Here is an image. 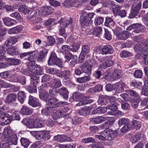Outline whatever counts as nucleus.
Returning a JSON list of instances; mask_svg holds the SVG:
<instances>
[{"mask_svg": "<svg viewBox=\"0 0 148 148\" xmlns=\"http://www.w3.org/2000/svg\"><path fill=\"white\" fill-rule=\"evenodd\" d=\"M20 142L21 145L24 148H27L29 146L30 141L29 140L25 138H21L20 139Z\"/></svg>", "mask_w": 148, "mask_h": 148, "instance_id": "32", "label": "nucleus"}, {"mask_svg": "<svg viewBox=\"0 0 148 148\" xmlns=\"http://www.w3.org/2000/svg\"><path fill=\"white\" fill-rule=\"evenodd\" d=\"M103 17L100 16L97 17L95 18L94 23L96 25H100L103 23Z\"/></svg>", "mask_w": 148, "mask_h": 148, "instance_id": "44", "label": "nucleus"}, {"mask_svg": "<svg viewBox=\"0 0 148 148\" xmlns=\"http://www.w3.org/2000/svg\"><path fill=\"white\" fill-rule=\"evenodd\" d=\"M90 79V77L88 76H86L77 78L76 79V81L78 83H82L88 81Z\"/></svg>", "mask_w": 148, "mask_h": 148, "instance_id": "43", "label": "nucleus"}, {"mask_svg": "<svg viewBox=\"0 0 148 148\" xmlns=\"http://www.w3.org/2000/svg\"><path fill=\"white\" fill-rule=\"evenodd\" d=\"M90 47L87 45H84L82 47V51L81 52V54L83 55H86L89 52Z\"/></svg>", "mask_w": 148, "mask_h": 148, "instance_id": "46", "label": "nucleus"}, {"mask_svg": "<svg viewBox=\"0 0 148 148\" xmlns=\"http://www.w3.org/2000/svg\"><path fill=\"white\" fill-rule=\"evenodd\" d=\"M51 82L53 84L54 88H59L62 86L60 80L58 78H53L51 80Z\"/></svg>", "mask_w": 148, "mask_h": 148, "instance_id": "27", "label": "nucleus"}, {"mask_svg": "<svg viewBox=\"0 0 148 148\" xmlns=\"http://www.w3.org/2000/svg\"><path fill=\"white\" fill-rule=\"evenodd\" d=\"M7 52V53L12 56L17 55L18 53L17 49L15 47H11Z\"/></svg>", "mask_w": 148, "mask_h": 148, "instance_id": "34", "label": "nucleus"}, {"mask_svg": "<svg viewBox=\"0 0 148 148\" xmlns=\"http://www.w3.org/2000/svg\"><path fill=\"white\" fill-rule=\"evenodd\" d=\"M8 61L10 65H17L21 63L20 60L14 58H8Z\"/></svg>", "mask_w": 148, "mask_h": 148, "instance_id": "24", "label": "nucleus"}, {"mask_svg": "<svg viewBox=\"0 0 148 148\" xmlns=\"http://www.w3.org/2000/svg\"><path fill=\"white\" fill-rule=\"evenodd\" d=\"M9 140L11 142L12 144L17 145L18 141V137L16 134H13L9 136Z\"/></svg>", "mask_w": 148, "mask_h": 148, "instance_id": "31", "label": "nucleus"}, {"mask_svg": "<svg viewBox=\"0 0 148 148\" xmlns=\"http://www.w3.org/2000/svg\"><path fill=\"white\" fill-rule=\"evenodd\" d=\"M70 51V46L68 45H64L61 47L60 49V51L63 54L65 53L66 52Z\"/></svg>", "mask_w": 148, "mask_h": 148, "instance_id": "50", "label": "nucleus"}, {"mask_svg": "<svg viewBox=\"0 0 148 148\" xmlns=\"http://www.w3.org/2000/svg\"><path fill=\"white\" fill-rule=\"evenodd\" d=\"M57 57L56 53L54 52L52 53L48 60V64L49 65L53 64L55 62V60Z\"/></svg>", "mask_w": 148, "mask_h": 148, "instance_id": "21", "label": "nucleus"}, {"mask_svg": "<svg viewBox=\"0 0 148 148\" xmlns=\"http://www.w3.org/2000/svg\"><path fill=\"white\" fill-rule=\"evenodd\" d=\"M112 12L114 14L117 15L119 14V12L120 10V7L119 5H116L114 3V5L112 6Z\"/></svg>", "mask_w": 148, "mask_h": 148, "instance_id": "57", "label": "nucleus"}, {"mask_svg": "<svg viewBox=\"0 0 148 148\" xmlns=\"http://www.w3.org/2000/svg\"><path fill=\"white\" fill-rule=\"evenodd\" d=\"M101 3L103 7H112L114 5V1L108 0H102Z\"/></svg>", "mask_w": 148, "mask_h": 148, "instance_id": "29", "label": "nucleus"}, {"mask_svg": "<svg viewBox=\"0 0 148 148\" xmlns=\"http://www.w3.org/2000/svg\"><path fill=\"white\" fill-rule=\"evenodd\" d=\"M117 131L109 130H104L98 135H95V137L97 140L105 141L110 140L115 138L117 134Z\"/></svg>", "mask_w": 148, "mask_h": 148, "instance_id": "1", "label": "nucleus"}, {"mask_svg": "<svg viewBox=\"0 0 148 148\" xmlns=\"http://www.w3.org/2000/svg\"><path fill=\"white\" fill-rule=\"evenodd\" d=\"M125 84L123 82H120L115 84V89L117 92H121L124 90Z\"/></svg>", "mask_w": 148, "mask_h": 148, "instance_id": "19", "label": "nucleus"}, {"mask_svg": "<svg viewBox=\"0 0 148 148\" xmlns=\"http://www.w3.org/2000/svg\"><path fill=\"white\" fill-rule=\"evenodd\" d=\"M39 96L40 99L44 101L46 103L47 101L49 99V95L47 92H45L40 93L39 95Z\"/></svg>", "mask_w": 148, "mask_h": 148, "instance_id": "38", "label": "nucleus"}, {"mask_svg": "<svg viewBox=\"0 0 148 148\" xmlns=\"http://www.w3.org/2000/svg\"><path fill=\"white\" fill-rule=\"evenodd\" d=\"M148 45L145 43H141V44H136L134 46V49L135 51H142L145 49V47H147Z\"/></svg>", "mask_w": 148, "mask_h": 148, "instance_id": "28", "label": "nucleus"}, {"mask_svg": "<svg viewBox=\"0 0 148 148\" xmlns=\"http://www.w3.org/2000/svg\"><path fill=\"white\" fill-rule=\"evenodd\" d=\"M42 73V69L40 66L39 65L36 64V67L33 75H41Z\"/></svg>", "mask_w": 148, "mask_h": 148, "instance_id": "45", "label": "nucleus"}, {"mask_svg": "<svg viewBox=\"0 0 148 148\" xmlns=\"http://www.w3.org/2000/svg\"><path fill=\"white\" fill-rule=\"evenodd\" d=\"M0 118L3 120L5 124L10 123L13 120L11 116L6 114H2L1 116H0Z\"/></svg>", "mask_w": 148, "mask_h": 148, "instance_id": "17", "label": "nucleus"}, {"mask_svg": "<svg viewBox=\"0 0 148 148\" xmlns=\"http://www.w3.org/2000/svg\"><path fill=\"white\" fill-rule=\"evenodd\" d=\"M107 117H102L100 116L98 117L92 119V121L93 123L98 124L101 123L105 120L108 119Z\"/></svg>", "mask_w": 148, "mask_h": 148, "instance_id": "30", "label": "nucleus"}, {"mask_svg": "<svg viewBox=\"0 0 148 148\" xmlns=\"http://www.w3.org/2000/svg\"><path fill=\"white\" fill-rule=\"evenodd\" d=\"M34 127L35 128L41 127L44 126V123L38 118L34 120L33 122Z\"/></svg>", "mask_w": 148, "mask_h": 148, "instance_id": "25", "label": "nucleus"}, {"mask_svg": "<svg viewBox=\"0 0 148 148\" xmlns=\"http://www.w3.org/2000/svg\"><path fill=\"white\" fill-rule=\"evenodd\" d=\"M16 97V95L14 94H9L7 96L6 101L10 105L15 106L17 104L15 102Z\"/></svg>", "mask_w": 148, "mask_h": 148, "instance_id": "8", "label": "nucleus"}, {"mask_svg": "<svg viewBox=\"0 0 148 148\" xmlns=\"http://www.w3.org/2000/svg\"><path fill=\"white\" fill-rule=\"evenodd\" d=\"M20 74L14 73L11 75L9 77L10 81L14 82H17Z\"/></svg>", "mask_w": 148, "mask_h": 148, "instance_id": "37", "label": "nucleus"}, {"mask_svg": "<svg viewBox=\"0 0 148 148\" xmlns=\"http://www.w3.org/2000/svg\"><path fill=\"white\" fill-rule=\"evenodd\" d=\"M108 98L106 96L102 95L99 97L98 102L99 104L106 105L108 102Z\"/></svg>", "mask_w": 148, "mask_h": 148, "instance_id": "26", "label": "nucleus"}, {"mask_svg": "<svg viewBox=\"0 0 148 148\" xmlns=\"http://www.w3.org/2000/svg\"><path fill=\"white\" fill-rule=\"evenodd\" d=\"M102 75L101 71L99 70H97L95 71L93 74V76L94 77L97 79H99Z\"/></svg>", "mask_w": 148, "mask_h": 148, "instance_id": "64", "label": "nucleus"}, {"mask_svg": "<svg viewBox=\"0 0 148 148\" xmlns=\"http://www.w3.org/2000/svg\"><path fill=\"white\" fill-rule=\"evenodd\" d=\"M17 41V39L15 37L11 36L5 41V43H7L11 47L13 44L16 43Z\"/></svg>", "mask_w": 148, "mask_h": 148, "instance_id": "35", "label": "nucleus"}, {"mask_svg": "<svg viewBox=\"0 0 148 148\" xmlns=\"http://www.w3.org/2000/svg\"><path fill=\"white\" fill-rule=\"evenodd\" d=\"M115 25V23L112 18L108 17H107L106 18V20L104 23L105 26L111 28L112 27H113Z\"/></svg>", "mask_w": 148, "mask_h": 148, "instance_id": "16", "label": "nucleus"}, {"mask_svg": "<svg viewBox=\"0 0 148 148\" xmlns=\"http://www.w3.org/2000/svg\"><path fill=\"white\" fill-rule=\"evenodd\" d=\"M73 20L70 17L67 18H61L58 21L60 24L62 23V25L64 27H67L69 25L71 26L73 23Z\"/></svg>", "mask_w": 148, "mask_h": 148, "instance_id": "11", "label": "nucleus"}, {"mask_svg": "<svg viewBox=\"0 0 148 148\" xmlns=\"http://www.w3.org/2000/svg\"><path fill=\"white\" fill-rule=\"evenodd\" d=\"M29 104L33 107L40 106L41 104L37 101V99L32 96L30 95L29 97Z\"/></svg>", "mask_w": 148, "mask_h": 148, "instance_id": "13", "label": "nucleus"}, {"mask_svg": "<svg viewBox=\"0 0 148 148\" xmlns=\"http://www.w3.org/2000/svg\"><path fill=\"white\" fill-rule=\"evenodd\" d=\"M68 112H56L53 113L52 117L54 120H56L60 117H65V119L69 117V114Z\"/></svg>", "mask_w": 148, "mask_h": 148, "instance_id": "7", "label": "nucleus"}, {"mask_svg": "<svg viewBox=\"0 0 148 148\" xmlns=\"http://www.w3.org/2000/svg\"><path fill=\"white\" fill-rule=\"evenodd\" d=\"M114 122V118L113 117H111L110 119H109L108 121H107L103 124L102 125V127L105 129H108L109 127L113 125Z\"/></svg>", "mask_w": 148, "mask_h": 148, "instance_id": "20", "label": "nucleus"}, {"mask_svg": "<svg viewBox=\"0 0 148 148\" xmlns=\"http://www.w3.org/2000/svg\"><path fill=\"white\" fill-rule=\"evenodd\" d=\"M133 128L136 130L139 129L141 127V123L140 122L135 120H134L132 121Z\"/></svg>", "mask_w": 148, "mask_h": 148, "instance_id": "48", "label": "nucleus"}, {"mask_svg": "<svg viewBox=\"0 0 148 148\" xmlns=\"http://www.w3.org/2000/svg\"><path fill=\"white\" fill-rule=\"evenodd\" d=\"M26 89L30 93H35L37 91L36 86H26L25 87Z\"/></svg>", "mask_w": 148, "mask_h": 148, "instance_id": "39", "label": "nucleus"}, {"mask_svg": "<svg viewBox=\"0 0 148 148\" xmlns=\"http://www.w3.org/2000/svg\"><path fill=\"white\" fill-rule=\"evenodd\" d=\"M4 24L8 26H13L16 23V21L9 17H6L3 19Z\"/></svg>", "mask_w": 148, "mask_h": 148, "instance_id": "14", "label": "nucleus"}, {"mask_svg": "<svg viewBox=\"0 0 148 148\" xmlns=\"http://www.w3.org/2000/svg\"><path fill=\"white\" fill-rule=\"evenodd\" d=\"M47 73H51L53 75L57 74L59 73V70L56 69H54L53 68H51L48 69L46 70Z\"/></svg>", "mask_w": 148, "mask_h": 148, "instance_id": "61", "label": "nucleus"}, {"mask_svg": "<svg viewBox=\"0 0 148 148\" xmlns=\"http://www.w3.org/2000/svg\"><path fill=\"white\" fill-rule=\"evenodd\" d=\"M113 74V76L115 79L120 78L122 75L121 71L117 69L114 71Z\"/></svg>", "mask_w": 148, "mask_h": 148, "instance_id": "52", "label": "nucleus"}, {"mask_svg": "<svg viewBox=\"0 0 148 148\" xmlns=\"http://www.w3.org/2000/svg\"><path fill=\"white\" fill-rule=\"evenodd\" d=\"M22 30V28L21 26H17L15 27L10 29L8 33L10 34H17L19 33Z\"/></svg>", "mask_w": 148, "mask_h": 148, "instance_id": "18", "label": "nucleus"}, {"mask_svg": "<svg viewBox=\"0 0 148 148\" xmlns=\"http://www.w3.org/2000/svg\"><path fill=\"white\" fill-rule=\"evenodd\" d=\"M37 13L36 11L32 12L30 15L27 17V20L29 21H31L34 23V22L36 19V15Z\"/></svg>", "mask_w": 148, "mask_h": 148, "instance_id": "42", "label": "nucleus"}, {"mask_svg": "<svg viewBox=\"0 0 148 148\" xmlns=\"http://www.w3.org/2000/svg\"><path fill=\"white\" fill-rule=\"evenodd\" d=\"M18 101L21 103H23L26 97V94L23 91H20L18 92Z\"/></svg>", "mask_w": 148, "mask_h": 148, "instance_id": "22", "label": "nucleus"}, {"mask_svg": "<svg viewBox=\"0 0 148 148\" xmlns=\"http://www.w3.org/2000/svg\"><path fill=\"white\" fill-rule=\"evenodd\" d=\"M31 81L33 82V85L36 86V84L38 83L39 80V77L34 75L30 76Z\"/></svg>", "mask_w": 148, "mask_h": 148, "instance_id": "56", "label": "nucleus"}, {"mask_svg": "<svg viewBox=\"0 0 148 148\" xmlns=\"http://www.w3.org/2000/svg\"><path fill=\"white\" fill-rule=\"evenodd\" d=\"M17 83H19L23 85L26 84V77L25 76L20 74Z\"/></svg>", "mask_w": 148, "mask_h": 148, "instance_id": "55", "label": "nucleus"}, {"mask_svg": "<svg viewBox=\"0 0 148 148\" xmlns=\"http://www.w3.org/2000/svg\"><path fill=\"white\" fill-rule=\"evenodd\" d=\"M32 52V53L29 55V56L28 57V60L31 62H34L36 59L39 62H41L47 56L48 51L47 49L43 48L39 51H36Z\"/></svg>", "mask_w": 148, "mask_h": 148, "instance_id": "2", "label": "nucleus"}, {"mask_svg": "<svg viewBox=\"0 0 148 148\" xmlns=\"http://www.w3.org/2000/svg\"><path fill=\"white\" fill-rule=\"evenodd\" d=\"M82 15L80 17V23L82 27L85 28L88 26L95 14L92 12L87 13L84 11L82 12Z\"/></svg>", "mask_w": 148, "mask_h": 148, "instance_id": "3", "label": "nucleus"}, {"mask_svg": "<svg viewBox=\"0 0 148 148\" xmlns=\"http://www.w3.org/2000/svg\"><path fill=\"white\" fill-rule=\"evenodd\" d=\"M120 56L121 57L127 58L131 56L132 55V53L128 51L123 50L121 51L120 53Z\"/></svg>", "mask_w": 148, "mask_h": 148, "instance_id": "49", "label": "nucleus"}, {"mask_svg": "<svg viewBox=\"0 0 148 148\" xmlns=\"http://www.w3.org/2000/svg\"><path fill=\"white\" fill-rule=\"evenodd\" d=\"M13 86L10 84L0 79V88H7Z\"/></svg>", "mask_w": 148, "mask_h": 148, "instance_id": "41", "label": "nucleus"}, {"mask_svg": "<svg viewBox=\"0 0 148 148\" xmlns=\"http://www.w3.org/2000/svg\"><path fill=\"white\" fill-rule=\"evenodd\" d=\"M93 34L96 36H99L102 33V29L100 27H95L92 32Z\"/></svg>", "mask_w": 148, "mask_h": 148, "instance_id": "33", "label": "nucleus"}, {"mask_svg": "<svg viewBox=\"0 0 148 148\" xmlns=\"http://www.w3.org/2000/svg\"><path fill=\"white\" fill-rule=\"evenodd\" d=\"M128 32L127 31H124L119 34L118 37L121 39L125 40L128 38Z\"/></svg>", "mask_w": 148, "mask_h": 148, "instance_id": "36", "label": "nucleus"}, {"mask_svg": "<svg viewBox=\"0 0 148 148\" xmlns=\"http://www.w3.org/2000/svg\"><path fill=\"white\" fill-rule=\"evenodd\" d=\"M113 49L110 45H106L103 46L101 49V53L103 55L111 54L113 52Z\"/></svg>", "mask_w": 148, "mask_h": 148, "instance_id": "9", "label": "nucleus"}, {"mask_svg": "<svg viewBox=\"0 0 148 148\" xmlns=\"http://www.w3.org/2000/svg\"><path fill=\"white\" fill-rule=\"evenodd\" d=\"M10 15L12 17L15 18L18 21H21L23 20L22 18L18 12H13L10 14Z\"/></svg>", "mask_w": 148, "mask_h": 148, "instance_id": "51", "label": "nucleus"}, {"mask_svg": "<svg viewBox=\"0 0 148 148\" xmlns=\"http://www.w3.org/2000/svg\"><path fill=\"white\" fill-rule=\"evenodd\" d=\"M91 67L88 66L83 67L82 70L86 74L90 75L91 73Z\"/></svg>", "mask_w": 148, "mask_h": 148, "instance_id": "62", "label": "nucleus"}, {"mask_svg": "<svg viewBox=\"0 0 148 148\" xmlns=\"http://www.w3.org/2000/svg\"><path fill=\"white\" fill-rule=\"evenodd\" d=\"M104 37L106 40H110L112 38V35L111 33L106 29H105Z\"/></svg>", "mask_w": 148, "mask_h": 148, "instance_id": "53", "label": "nucleus"}, {"mask_svg": "<svg viewBox=\"0 0 148 148\" xmlns=\"http://www.w3.org/2000/svg\"><path fill=\"white\" fill-rule=\"evenodd\" d=\"M109 101L111 104L109 105H107L106 107H99L96 109L97 111H106L108 109L109 110H110L111 111H120L118 110V108L114 104L115 101V98L114 97H110L109 98H108Z\"/></svg>", "mask_w": 148, "mask_h": 148, "instance_id": "4", "label": "nucleus"}, {"mask_svg": "<svg viewBox=\"0 0 148 148\" xmlns=\"http://www.w3.org/2000/svg\"><path fill=\"white\" fill-rule=\"evenodd\" d=\"M54 138L55 140H58L60 142L66 141H71L72 140L69 137L63 135H58L55 136H54Z\"/></svg>", "mask_w": 148, "mask_h": 148, "instance_id": "12", "label": "nucleus"}, {"mask_svg": "<svg viewBox=\"0 0 148 148\" xmlns=\"http://www.w3.org/2000/svg\"><path fill=\"white\" fill-rule=\"evenodd\" d=\"M18 10L20 12H22L25 14L29 12V10L27 8L26 5H20L18 9Z\"/></svg>", "mask_w": 148, "mask_h": 148, "instance_id": "59", "label": "nucleus"}, {"mask_svg": "<svg viewBox=\"0 0 148 148\" xmlns=\"http://www.w3.org/2000/svg\"><path fill=\"white\" fill-rule=\"evenodd\" d=\"M47 124L49 126L53 127L55 125H60L62 123L60 122H58V121H55L54 122L52 120L50 119L47 120Z\"/></svg>", "mask_w": 148, "mask_h": 148, "instance_id": "58", "label": "nucleus"}, {"mask_svg": "<svg viewBox=\"0 0 148 148\" xmlns=\"http://www.w3.org/2000/svg\"><path fill=\"white\" fill-rule=\"evenodd\" d=\"M143 29V26L140 24H133L128 27L127 29V30L130 31L132 30V32L138 33L141 32Z\"/></svg>", "mask_w": 148, "mask_h": 148, "instance_id": "6", "label": "nucleus"}, {"mask_svg": "<svg viewBox=\"0 0 148 148\" xmlns=\"http://www.w3.org/2000/svg\"><path fill=\"white\" fill-rule=\"evenodd\" d=\"M141 5V3L139 1L138 3L133 5L132 7V10L139 12Z\"/></svg>", "mask_w": 148, "mask_h": 148, "instance_id": "60", "label": "nucleus"}, {"mask_svg": "<svg viewBox=\"0 0 148 148\" xmlns=\"http://www.w3.org/2000/svg\"><path fill=\"white\" fill-rule=\"evenodd\" d=\"M71 71L69 70L59 71L57 74V76L62 79L66 80L69 78L71 75Z\"/></svg>", "mask_w": 148, "mask_h": 148, "instance_id": "10", "label": "nucleus"}, {"mask_svg": "<svg viewBox=\"0 0 148 148\" xmlns=\"http://www.w3.org/2000/svg\"><path fill=\"white\" fill-rule=\"evenodd\" d=\"M142 85V83L140 82H137L135 80H132L130 83V86L132 87L140 88L139 87Z\"/></svg>", "mask_w": 148, "mask_h": 148, "instance_id": "54", "label": "nucleus"}, {"mask_svg": "<svg viewBox=\"0 0 148 148\" xmlns=\"http://www.w3.org/2000/svg\"><path fill=\"white\" fill-rule=\"evenodd\" d=\"M58 101L59 100L56 98H49V99L47 101L46 104L48 106L50 105L52 106H47L43 110H45V111L52 110L54 107H56L57 106L58 104V103L56 102Z\"/></svg>", "mask_w": 148, "mask_h": 148, "instance_id": "5", "label": "nucleus"}, {"mask_svg": "<svg viewBox=\"0 0 148 148\" xmlns=\"http://www.w3.org/2000/svg\"><path fill=\"white\" fill-rule=\"evenodd\" d=\"M36 44L39 46L42 47H46L47 46L46 42L44 41H41L40 39H37L35 41Z\"/></svg>", "mask_w": 148, "mask_h": 148, "instance_id": "40", "label": "nucleus"}, {"mask_svg": "<svg viewBox=\"0 0 148 148\" xmlns=\"http://www.w3.org/2000/svg\"><path fill=\"white\" fill-rule=\"evenodd\" d=\"M142 134L140 132H138L135 135L132 136L130 138V141L132 143L137 142L141 138Z\"/></svg>", "mask_w": 148, "mask_h": 148, "instance_id": "23", "label": "nucleus"}, {"mask_svg": "<svg viewBox=\"0 0 148 148\" xmlns=\"http://www.w3.org/2000/svg\"><path fill=\"white\" fill-rule=\"evenodd\" d=\"M72 120L73 124L75 125L80 124L82 121L81 118L77 116L73 117Z\"/></svg>", "mask_w": 148, "mask_h": 148, "instance_id": "47", "label": "nucleus"}, {"mask_svg": "<svg viewBox=\"0 0 148 148\" xmlns=\"http://www.w3.org/2000/svg\"><path fill=\"white\" fill-rule=\"evenodd\" d=\"M59 94L62 96L63 98L67 100L69 97V92L67 88L65 87L60 88L58 91Z\"/></svg>", "mask_w": 148, "mask_h": 148, "instance_id": "15", "label": "nucleus"}, {"mask_svg": "<svg viewBox=\"0 0 148 148\" xmlns=\"http://www.w3.org/2000/svg\"><path fill=\"white\" fill-rule=\"evenodd\" d=\"M10 47L11 46L10 45L5 43L3 45L0 46V50L2 51H4L5 53V51H7Z\"/></svg>", "mask_w": 148, "mask_h": 148, "instance_id": "63", "label": "nucleus"}]
</instances>
